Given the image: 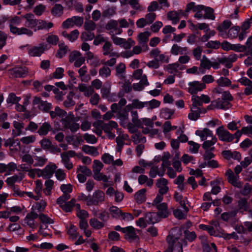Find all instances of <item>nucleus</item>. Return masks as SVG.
<instances>
[{
    "label": "nucleus",
    "mask_w": 252,
    "mask_h": 252,
    "mask_svg": "<svg viewBox=\"0 0 252 252\" xmlns=\"http://www.w3.org/2000/svg\"><path fill=\"white\" fill-rule=\"evenodd\" d=\"M166 240L168 246L165 252H183L182 247L187 245L186 240L174 238L171 235H168Z\"/></svg>",
    "instance_id": "obj_1"
},
{
    "label": "nucleus",
    "mask_w": 252,
    "mask_h": 252,
    "mask_svg": "<svg viewBox=\"0 0 252 252\" xmlns=\"http://www.w3.org/2000/svg\"><path fill=\"white\" fill-rule=\"evenodd\" d=\"M163 199V197L158 196L155 198L152 202V205L158 210L156 213L161 219L167 218L169 214L167 204L162 202Z\"/></svg>",
    "instance_id": "obj_2"
},
{
    "label": "nucleus",
    "mask_w": 252,
    "mask_h": 252,
    "mask_svg": "<svg viewBox=\"0 0 252 252\" xmlns=\"http://www.w3.org/2000/svg\"><path fill=\"white\" fill-rule=\"evenodd\" d=\"M129 27V23L125 18L120 19L118 20H111L109 21L105 26L106 30H115L122 28H127Z\"/></svg>",
    "instance_id": "obj_3"
},
{
    "label": "nucleus",
    "mask_w": 252,
    "mask_h": 252,
    "mask_svg": "<svg viewBox=\"0 0 252 252\" xmlns=\"http://www.w3.org/2000/svg\"><path fill=\"white\" fill-rule=\"evenodd\" d=\"M205 6L203 5H195L193 2L189 3L186 7V11L189 12L192 11L195 12L194 17L197 19H201L203 18Z\"/></svg>",
    "instance_id": "obj_4"
},
{
    "label": "nucleus",
    "mask_w": 252,
    "mask_h": 252,
    "mask_svg": "<svg viewBox=\"0 0 252 252\" xmlns=\"http://www.w3.org/2000/svg\"><path fill=\"white\" fill-rule=\"evenodd\" d=\"M105 195L104 192L100 189L95 190L93 193L92 196L90 195V199L88 201L90 206L93 205H98L105 201Z\"/></svg>",
    "instance_id": "obj_5"
},
{
    "label": "nucleus",
    "mask_w": 252,
    "mask_h": 252,
    "mask_svg": "<svg viewBox=\"0 0 252 252\" xmlns=\"http://www.w3.org/2000/svg\"><path fill=\"white\" fill-rule=\"evenodd\" d=\"M118 118L120 121V124L124 127L127 128L131 133L134 132V128L131 122H128V112L126 109L119 112Z\"/></svg>",
    "instance_id": "obj_6"
},
{
    "label": "nucleus",
    "mask_w": 252,
    "mask_h": 252,
    "mask_svg": "<svg viewBox=\"0 0 252 252\" xmlns=\"http://www.w3.org/2000/svg\"><path fill=\"white\" fill-rule=\"evenodd\" d=\"M38 215L37 213H33L31 211L28 213L23 220L21 221V223L23 226H28L32 229H35L37 226V223L35 220L37 218Z\"/></svg>",
    "instance_id": "obj_7"
},
{
    "label": "nucleus",
    "mask_w": 252,
    "mask_h": 252,
    "mask_svg": "<svg viewBox=\"0 0 252 252\" xmlns=\"http://www.w3.org/2000/svg\"><path fill=\"white\" fill-rule=\"evenodd\" d=\"M48 49V47L47 44L41 43L29 48L28 49V54L32 57H39Z\"/></svg>",
    "instance_id": "obj_8"
},
{
    "label": "nucleus",
    "mask_w": 252,
    "mask_h": 252,
    "mask_svg": "<svg viewBox=\"0 0 252 252\" xmlns=\"http://www.w3.org/2000/svg\"><path fill=\"white\" fill-rule=\"evenodd\" d=\"M216 134L220 140L230 142L234 139V135L231 134L223 126H219L216 130Z\"/></svg>",
    "instance_id": "obj_9"
},
{
    "label": "nucleus",
    "mask_w": 252,
    "mask_h": 252,
    "mask_svg": "<svg viewBox=\"0 0 252 252\" xmlns=\"http://www.w3.org/2000/svg\"><path fill=\"white\" fill-rule=\"evenodd\" d=\"M168 184V181L164 178H160L157 180L156 185L158 190V193L156 196H160V197H163V195L168 192L169 191Z\"/></svg>",
    "instance_id": "obj_10"
},
{
    "label": "nucleus",
    "mask_w": 252,
    "mask_h": 252,
    "mask_svg": "<svg viewBox=\"0 0 252 252\" xmlns=\"http://www.w3.org/2000/svg\"><path fill=\"white\" fill-rule=\"evenodd\" d=\"M69 60L71 63L74 62L76 67H79L84 63L85 59L80 52L74 51L70 54Z\"/></svg>",
    "instance_id": "obj_11"
},
{
    "label": "nucleus",
    "mask_w": 252,
    "mask_h": 252,
    "mask_svg": "<svg viewBox=\"0 0 252 252\" xmlns=\"http://www.w3.org/2000/svg\"><path fill=\"white\" fill-rule=\"evenodd\" d=\"M77 178L80 183H83L87 180V177L92 175V171L85 166H79L77 170Z\"/></svg>",
    "instance_id": "obj_12"
},
{
    "label": "nucleus",
    "mask_w": 252,
    "mask_h": 252,
    "mask_svg": "<svg viewBox=\"0 0 252 252\" xmlns=\"http://www.w3.org/2000/svg\"><path fill=\"white\" fill-rule=\"evenodd\" d=\"M188 91L190 94L195 95L198 92H200L204 89L206 85L204 83L197 81L190 82L188 84Z\"/></svg>",
    "instance_id": "obj_13"
},
{
    "label": "nucleus",
    "mask_w": 252,
    "mask_h": 252,
    "mask_svg": "<svg viewBox=\"0 0 252 252\" xmlns=\"http://www.w3.org/2000/svg\"><path fill=\"white\" fill-rule=\"evenodd\" d=\"M225 175L227 177L228 181L232 185L238 188H241L243 183L239 181V176L235 175L231 169L227 170Z\"/></svg>",
    "instance_id": "obj_14"
},
{
    "label": "nucleus",
    "mask_w": 252,
    "mask_h": 252,
    "mask_svg": "<svg viewBox=\"0 0 252 252\" xmlns=\"http://www.w3.org/2000/svg\"><path fill=\"white\" fill-rule=\"evenodd\" d=\"M57 166L54 164H50L47 165L43 169L39 170L38 177H42L44 179H49L53 175Z\"/></svg>",
    "instance_id": "obj_15"
},
{
    "label": "nucleus",
    "mask_w": 252,
    "mask_h": 252,
    "mask_svg": "<svg viewBox=\"0 0 252 252\" xmlns=\"http://www.w3.org/2000/svg\"><path fill=\"white\" fill-rule=\"evenodd\" d=\"M109 31V33L111 35V38L113 43L116 45L122 46L123 42L125 41V38L116 36V35H120L123 32V30L116 29L115 30H107Z\"/></svg>",
    "instance_id": "obj_16"
},
{
    "label": "nucleus",
    "mask_w": 252,
    "mask_h": 252,
    "mask_svg": "<svg viewBox=\"0 0 252 252\" xmlns=\"http://www.w3.org/2000/svg\"><path fill=\"white\" fill-rule=\"evenodd\" d=\"M125 234V238L130 242H137L139 240V237L137 235L135 229L132 226L126 227Z\"/></svg>",
    "instance_id": "obj_17"
},
{
    "label": "nucleus",
    "mask_w": 252,
    "mask_h": 252,
    "mask_svg": "<svg viewBox=\"0 0 252 252\" xmlns=\"http://www.w3.org/2000/svg\"><path fill=\"white\" fill-rule=\"evenodd\" d=\"M195 134L200 138L201 141H204L215 136L213 131L208 128L196 130Z\"/></svg>",
    "instance_id": "obj_18"
},
{
    "label": "nucleus",
    "mask_w": 252,
    "mask_h": 252,
    "mask_svg": "<svg viewBox=\"0 0 252 252\" xmlns=\"http://www.w3.org/2000/svg\"><path fill=\"white\" fill-rule=\"evenodd\" d=\"M238 81L246 87L244 90V94L247 95L252 94V81L247 77H242Z\"/></svg>",
    "instance_id": "obj_19"
},
{
    "label": "nucleus",
    "mask_w": 252,
    "mask_h": 252,
    "mask_svg": "<svg viewBox=\"0 0 252 252\" xmlns=\"http://www.w3.org/2000/svg\"><path fill=\"white\" fill-rule=\"evenodd\" d=\"M73 115L71 116L68 119L63 121V125L66 128L70 129L71 132H76L79 128V124L75 123L73 120Z\"/></svg>",
    "instance_id": "obj_20"
},
{
    "label": "nucleus",
    "mask_w": 252,
    "mask_h": 252,
    "mask_svg": "<svg viewBox=\"0 0 252 252\" xmlns=\"http://www.w3.org/2000/svg\"><path fill=\"white\" fill-rule=\"evenodd\" d=\"M211 105L215 108L224 110L228 109L231 106L229 102L221 98H218L212 101Z\"/></svg>",
    "instance_id": "obj_21"
},
{
    "label": "nucleus",
    "mask_w": 252,
    "mask_h": 252,
    "mask_svg": "<svg viewBox=\"0 0 252 252\" xmlns=\"http://www.w3.org/2000/svg\"><path fill=\"white\" fill-rule=\"evenodd\" d=\"M27 72L28 69L26 67H16L10 70L11 75L14 77H24Z\"/></svg>",
    "instance_id": "obj_22"
},
{
    "label": "nucleus",
    "mask_w": 252,
    "mask_h": 252,
    "mask_svg": "<svg viewBox=\"0 0 252 252\" xmlns=\"http://www.w3.org/2000/svg\"><path fill=\"white\" fill-rule=\"evenodd\" d=\"M171 53L174 55L177 56L179 54H189V51L186 47H181L177 44H174L171 49Z\"/></svg>",
    "instance_id": "obj_23"
},
{
    "label": "nucleus",
    "mask_w": 252,
    "mask_h": 252,
    "mask_svg": "<svg viewBox=\"0 0 252 252\" xmlns=\"http://www.w3.org/2000/svg\"><path fill=\"white\" fill-rule=\"evenodd\" d=\"M4 145L5 147H9L11 150H13L12 147H15V151H19L21 149L20 143L18 139L14 140L13 138H9L4 139Z\"/></svg>",
    "instance_id": "obj_24"
},
{
    "label": "nucleus",
    "mask_w": 252,
    "mask_h": 252,
    "mask_svg": "<svg viewBox=\"0 0 252 252\" xmlns=\"http://www.w3.org/2000/svg\"><path fill=\"white\" fill-rule=\"evenodd\" d=\"M2 20L3 22L6 21H8L9 25L10 27V31L11 32L12 28H17L16 26L19 25L21 22V18L17 16H14L10 18L4 17L2 18Z\"/></svg>",
    "instance_id": "obj_25"
},
{
    "label": "nucleus",
    "mask_w": 252,
    "mask_h": 252,
    "mask_svg": "<svg viewBox=\"0 0 252 252\" xmlns=\"http://www.w3.org/2000/svg\"><path fill=\"white\" fill-rule=\"evenodd\" d=\"M211 67V61L205 56H203L200 60V65L199 68L200 72L203 74L205 73V69H210Z\"/></svg>",
    "instance_id": "obj_26"
},
{
    "label": "nucleus",
    "mask_w": 252,
    "mask_h": 252,
    "mask_svg": "<svg viewBox=\"0 0 252 252\" xmlns=\"http://www.w3.org/2000/svg\"><path fill=\"white\" fill-rule=\"evenodd\" d=\"M13 126L14 129L12 130V134L14 136H18L23 134L22 129L24 127L23 122L18 121H14Z\"/></svg>",
    "instance_id": "obj_27"
},
{
    "label": "nucleus",
    "mask_w": 252,
    "mask_h": 252,
    "mask_svg": "<svg viewBox=\"0 0 252 252\" xmlns=\"http://www.w3.org/2000/svg\"><path fill=\"white\" fill-rule=\"evenodd\" d=\"M47 205L45 200H41L32 205L31 208V211L33 213L41 212L43 211Z\"/></svg>",
    "instance_id": "obj_28"
},
{
    "label": "nucleus",
    "mask_w": 252,
    "mask_h": 252,
    "mask_svg": "<svg viewBox=\"0 0 252 252\" xmlns=\"http://www.w3.org/2000/svg\"><path fill=\"white\" fill-rule=\"evenodd\" d=\"M146 220L148 222V224L157 223L161 220V219L155 212L148 213L145 215Z\"/></svg>",
    "instance_id": "obj_29"
},
{
    "label": "nucleus",
    "mask_w": 252,
    "mask_h": 252,
    "mask_svg": "<svg viewBox=\"0 0 252 252\" xmlns=\"http://www.w3.org/2000/svg\"><path fill=\"white\" fill-rule=\"evenodd\" d=\"M217 138L216 137V136H215L211 138L210 140L208 139L204 141L203 143L202 144L203 149L205 150H214L215 147L214 146L217 142Z\"/></svg>",
    "instance_id": "obj_30"
},
{
    "label": "nucleus",
    "mask_w": 252,
    "mask_h": 252,
    "mask_svg": "<svg viewBox=\"0 0 252 252\" xmlns=\"http://www.w3.org/2000/svg\"><path fill=\"white\" fill-rule=\"evenodd\" d=\"M11 32L17 35L26 34L28 36L32 35V32L27 28H12Z\"/></svg>",
    "instance_id": "obj_31"
},
{
    "label": "nucleus",
    "mask_w": 252,
    "mask_h": 252,
    "mask_svg": "<svg viewBox=\"0 0 252 252\" xmlns=\"http://www.w3.org/2000/svg\"><path fill=\"white\" fill-rule=\"evenodd\" d=\"M26 19L25 25L26 27L32 28L36 25V20L34 19V15L32 14H27L22 17Z\"/></svg>",
    "instance_id": "obj_32"
},
{
    "label": "nucleus",
    "mask_w": 252,
    "mask_h": 252,
    "mask_svg": "<svg viewBox=\"0 0 252 252\" xmlns=\"http://www.w3.org/2000/svg\"><path fill=\"white\" fill-rule=\"evenodd\" d=\"M82 150L86 154L93 157H96L99 155L97 149L94 146L85 145L82 147Z\"/></svg>",
    "instance_id": "obj_33"
},
{
    "label": "nucleus",
    "mask_w": 252,
    "mask_h": 252,
    "mask_svg": "<svg viewBox=\"0 0 252 252\" xmlns=\"http://www.w3.org/2000/svg\"><path fill=\"white\" fill-rule=\"evenodd\" d=\"M45 188L43 189V191L45 195L50 196L52 193V189L54 186V182L52 180L48 179L45 182Z\"/></svg>",
    "instance_id": "obj_34"
},
{
    "label": "nucleus",
    "mask_w": 252,
    "mask_h": 252,
    "mask_svg": "<svg viewBox=\"0 0 252 252\" xmlns=\"http://www.w3.org/2000/svg\"><path fill=\"white\" fill-rule=\"evenodd\" d=\"M51 128L50 123L44 122L39 127L37 133L41 136L46 135L48 132L51 130Z\"/></svg>",
    "instance_id": "obj_35"
},
{
    "label": "nucleus",
    "mask_w": 252,
    "mask_h": 252,
    "mask_svg": "<svg viewBox=\"0 0 252 252\" xmlns=\"http://www.w3.org/2000/svg\"><path fill=\"white\" fill-rule=\"evenodd\" d=\"M116 75L120 79H123L125 77L126 65L121 63L118 64L116 67Z\"/></svg>",
    "instance_id": "obj_36"
},
{
    "label": "nucleus",
    "mask_w": 252,
    "mask_h": 252,
    "mask_svg": "<svg viewBox=\"0 0 252 252\" xmlns=\"http://www.w3.org/2000/svg\"><path fill=\"white\" fill-rule=\"evenodd\" d=\"M132 117V125L134 128V132L136 130L137 127H141V123L140 119H138V113L136 111H132L131 112Z\"/></svg>",
    "instance_id": "obj_37"
},
{
    "label": "nucleus",
    "mask_w": 252,
    "mask_h": 252,
    "mask_svg": "<svg viewBox=\"0 0 252 252\" xmlns=\"http://www.w3.org/2000/svg\"><path fill=\"white\" fill-rule=\"evenodd\" d=\"M146 107V101L142 102L138 99H134L132 102L131 105L128 104L126 106V109L127 110H130L132 108L136 109H142Z\"/></svg>",
    "instance_id": "obj_38"
},
{
    "label": "nucleus",
    "mask_w": 252,
    "mask_h": 252,
    "mask_svg": "<svg viewBox=\"0 0 252 252\" xmlns=\"http://www.w3.org/2000/svg\"><path fill=\"white\" fill-rule=\"evenodd\" d=\"M181 12L170 11L167 13V17L172 21L173 24H176L181 18Z\"/></svg>",
    "instance_id": "obj_39"
},
{
    "label": "nucleus",
    "mask_w": 252,
    "mask_h": 252,
    "mask_svg": "<svg viewBox=\"0 0 252 252\" xmlns=\"http://www.w3.org/2000/svg\"><path fill=\"white\" fill-rule=\"evenodd\" d=\"M150 35L151 33L148 31L140 32L137 36V40L140 44L147 43Z\"/></svg>",
    "instance_id": "obj_40"
},
{
    "label": "nucleus",
    "mask_w": 252,
    "mask_h": 252,
    "mask_svg": "<svg viewBox=\"0 0 252 252\" xmlns=\"http://www.w3.org/2000/svg\"><path fill=\"white\" fill-rule=\"evenodd\" d=\"M63 7L61 4H56L52 8L51 13L55 17H59L63 13Z\"/></svg>",
    "instance_id": "obj_41"
},
{
    "label": "nucleus",
    "mask_w": 252,
    "mask_h": 252,
    "mask_svg": "<svg viewBox=\"0 0 252 252\" xmlns=\"http://www.w3.org/2000/svg\"><path fill=\"white\" fill-rule=\"evenodd\" d=\"M79 90L83 93L85 96L89 97L94 93V89L91 86H87L85 84H81L79 86Z\"/></svg>",
    "instance_id": "obj_42"
},
{
    "label": "nucleus",
    "mask_w": 252,
    "mask_h": 252,
    "mask_svg": "<svg viewBox=\"0 0 252 252\" xmlns=\"http://www.w3.org/2000/svg\"><path fill=\"white\" fill-rule=\"evenodd\" d=\"M56 113L57 114V117L61 119L63 124V121L67 120L71 116L72 114L67 115L66 112L63 110L61 109L59 107H56Z\"/></svg>",
    "instance_id": "obj_43"
},
{
    "label": "nucleus",
    "mask_w": 252,
    "mask_h": 252,
    "mask_svg": "<svg viewBox=\"0 0 252 252\" xmlns=\"http://www.w3.org/2000/svg\"><path fill=\"white\" fill-rule=\"evenodd\" d=\"M24 178V176L21 173H19L17 175H15L14 176L8 177L6 180V182L8 185H12L14 183L16 182H21Z\"/></svg>",
    "instance_id": "obj_44"
},
{
    "label": "nucleus",
    "mask_w": 252,
    "mask_h": 252,
    "mask_svg": "<svg viewBox=\"0 0 252 252\" xmlns=\"http://www.w3.org/2000/svg\"><path fill=\"white\" fill-rule=\"evenodd\" d=\"M170 158V155L168 153H164L160 160L162 161L161 166L164 170L166 168L170 167L171 162L169 160Z\"/></svg>",
    "instance_id": "obj_45"
},
{
    "label": "nucleus",
    "mask_w": 252,
    "mask_h": 252,
    "mask_svg": "<svg viewBox=\"0 0 252 252\" xmlns=\"http://www.w3.org/2000/svg\"><path fill=\"white\" fill-rule=\"evenodd\" d=\"M146 189L138 190L135 194V199L138 203H141L146 200Z\"/></svg>",
    "instance_id": "obj_46"
},
{
    "label": "nucleus",
    "mask_w": 252,
    "mask_h": 252,
    "mask_svg": "<svg viewBox=\"0 0 252 252\" xmlns=\"http://www.w3.org/2000/svg\"><path fill=\"white\" fill-rule=\"evenodd\" d=\"M93 126L94 129L93 130L97 135L100 136L103 130V122L102 121H97L93 123Z\"/></svg>",
    "instance_id": "obj_47"
},
{
    "label": "nucleus",
    "mask_w": 252,
    "mask_h": 252,
    "mask_svg": "<svg viewBox=\"0 0 252 252\" xmlns=\"http://www.w3.org/2000/svg\"><path fill=\"white\" fill-rule=\"evenodd\" d=\"M90 225L95 229H100L104 226V223L95 218H92L89 221Z\"/></svg>",
    "instance_id": "obj_48"
},
{
    "label": "nucleus",
    "mask_w": 252,
    "mask_h": 252,
    "mask_svg": "<svg viewBox=\"0 0 252 252\" xmlns=\"http://www.w3.org/2000/svg\"><path fill=\"white\" fill-rule=\"evenodd\" d=\"M203 19H208L212 20L215 19V16L214 14V10L210 7H205L204 8V14Z\"/></svg>",
    "instance_id": "obj_49"
},
{
    "label": "nucleus",
    "mask_w": 252,
    "mask_h": 252,
    "mask_svg": "<svg viewBox=\"0 0 252 252\" xmlns=\"http://www.w3.org/2000/svg\"><path fill=\"white\" fill-rule=\"evenodd\" d=\"M111 46H112V44L110 42H108V41L105 42L104 45H103V51H104L103 54L104 55H108L110 54V56H115L117 58L119 57V55L118 53H111L110 52V49H111Z\"/></svg>",
    "instance_id": "obj_50"
},
{
    "label": "nucleus",
    "mask_w": 252,
    "mask_h": 252,
    "mask_svg": "<svg viewBox=\"0 0 252 252\" xmlns=\"http://www.w3.org/2000/svg\"><path fill=\"white\" fill-rule=\"evenodd\" d=\"M160 104V102L155 99L146 101V107L148 110H152L157 108L159 106Z\"/></svg>",
    "instance_id": "obj_51"
},
{
    "label": "nucleus",
    "mask_w": 252,
    "mask_h": 252,
    "mask_svg": "<svg viewBox=\"0 0 252 252\" xmlns=\"http://www.w3.org/2000/svg\"><path fill=\"white\" fill-rule=\"evenodd\" d=\"M163 132L165 137L168 139L171 138L169 132L171 131V124L169 121H166L163 125Z\"/></svg>",
    "instance_id": "obj_52"
},
{
    "label": "nucleus",
    "mask_w": 252,
    "mask_h": 252,
    "mask_svg": "<svg viewBox=\"0 0 252 252\" xmlns=\"http://www.w3.org/2000/svg\"><path fill=\"white\" fill-rule=\"evenodd\" d=\"M174 198L176 201L180 203V205L183 207L184 209H185L186 212H187L188 209L186 207V203L188 202L187 199L186 198L183 199L182 195L177 192H175L174 194Z\"/></svg>",
    "instance_id": "obj_53"
},
{
    "label": "nucleus",
    "mask_w": 252,
    "mask_h": 252,
    "mask_svg": "<svg viewBox=\"0 0 252 252\" xmlns=\"http://www.w3.org/2000/svg\"><path fill=\"white\" fill-rule=\"evenodd\" d=\"M67 234L69 236L70 238L72 240L76 239L79 234L77 231V228L73 224L70 225L67 230Z\"/></svg>",
    "instance_id": "obj_54"
},
{
    "label": "nucleus",
    "mask_w": 252,
    "mask_h": 252,
    "mask_svg": "<svg viewBox=\"0 0 252 252\" xmlns=\"http://www.w3.org/2000/svg\"><path fill=\"white\" fill-rule=\"evenodd\" d=\"M61 156L62 162L63 163L64 166L68 169H71L73 167V164L71 162H70L67 154H61Z\"/></svg>",
    "instance_id": "obj_55"
},
{
    "label": "nucleus",
    "mask_w": 252,
    "mask_h": 252,
    "mask_svg": "<svg viewBox=\"0 0 252 252\" xmlns=\"http://www.w3.org/2000/svg\"><path fill=\"white\" fill-rule=\"evenodd\" d=\"M232 25V23L230 21L226 20H224L221 25L218 26L217 29L220 32H225Z\"/></svg>",
    "instance_id": "obj_56"
},
{
    "label": "nucleus",
    "mask_w": 252,
    "mask_h": 252,
    "mask_svg": "<svg viewBox=\"0 0 252 252\" xmlns=\"http://www.w3.org/2000/svg\"><path fill=\"white\" fill-rule=\"evenodd\" d=\"M200 116L199 108H191V112L188 115V118L190 120L196 121Z\"/></svg>",
    "instance_id": "obj_57"
},
{
    "label": "nucleus",
    "mask_w": 252,
    "mask_h": 252,
    "mask_svg": "<svg viewBox=\"0 0 252 252\" xmlns=\"http://www.w3.org/2000/svg\"><path fill=\"white\" fill-rule=\"evenodd\" d=\"M111 69L107 66H104L99 70V75L102 78H106L111 75Z\"/></svg>",
    "instance_id": "obj_58"
},
{
    "label": "nucleus",
    "mask_w": 252,
    "mask_h": 252,
    "mask_svg": "<svg viewBox=\"0 0 252 252\" xmlns=\"http://www.w3.org/2000/svg\"><path fill=\"white\" fill-rule=\"evenodd\" d=\"M46 9V6L40 3L35 6L33 11L36 16H40L44 13Z\"/></svg>",
    "instance_id": "obj_59"
},
{
    "label": "nucleus",
    "mask_w": 252,
    "mask_h": 252,
    "mask_svg": "<svg viewBox=\"0 0 252 252\" xmlns=\"http://www.w3.org/2000/svg\"><path fill=\"white\" fill-rule=\"evenodd\" d=\"M188 143L189 145V151L192 154L197 153L200 148V144L192 141H189Z\"/></svg>",
    "instance_id": "obj_60"
},
{
    "label": "nucleus",
    "mask_w": 252,
    "mask_h": 252,
    "mask_svg": "<svg viewBox=\"0 0 252 252\" xmlns=\"http://www.w3.org/2000/svg\"><path fill=\"white\" fill-rule=\"evenodd\" d=\"M181 161L183 162L184 164L187 165L189 163L192 164H195V159L194 157L192 156H189L188 154H184L181 158Z\"/></svg>",
    "instance_id": "obj_61"
},
{
    "label": "nucleus",
    "mask_w": 252,
    "mask_h": 252,
    "mask_svg": "<svg viewBox=\"0 0 252 252\" xmlns=\"http://www.w3.org/2000/svg\"><path fill=\"white\" fill-rule=\"evenodd\" d=\"M128 139V136L126 134L121 133L116 138V142L119 147H122L124 145L125 141Z\"/></svg>",
    "instance_id": "obj_62"
},
{
    "label": "nucleus",
    "mask_w": 252,
    "mask_h": 252,
    "mask_svg": "<svg viewBox=\"0 0 252 252\" xmlns=\"http://www.w3.org/2000/svg\"><path fill=\"white\" fill-rule=\"evenodd\" d=\"M109 212L111 215L115 218H119L122 214V211L116 206H112L109 208Z\"/></svg>",
    "instance_id": "obj_63"
},
{
    "label": "nucleus",
    "mask_w": 252,
    "mask_h": 252,
    "mask_svg": "<svg viewBox=\"0 0 252 252\" xmlns=\"http://www.w3.org/2000/svg\"><path fill=\"white\" fill-rule=\"evenodd\" d=\"M239 26H234L231 28L228 31V36L231 38H235L238 36V33L240 31Z\"/></svg>",
    "instance_id": "obj_64"
}]
</instances>
